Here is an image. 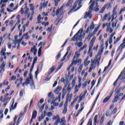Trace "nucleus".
Returning a JSON list of instances; mask_svg holds the SVG:
<instances>
[{
	"label": "nucleus",
	"instance_id": "nucleus-1",
	"mask_svg": "<svg viewBox=\"0 0 125 125\" xmlns=\"http://www.w3.org/2000/svg\"><path fill=\"white\" fill-rule=\"evenodd\" d=\"M102 52H103V50L102 49L99 50L98 55L95 56V59L93 61L91 60V66H93L94 68L95 67H96V65L99 66V62L100 61V58L101 57Z\"/></svg>",
	"mask_w": 125,
	"mask_h": 125
},
{
	"label": "nucleus",
	"instance_id": "nucleus-2",
	"mask_svg": "<svg viewBox=\"0 0 125 125\" xmlns=\"http://www.w3.org/2000/svg\"><path fill=\"white\" fill-rule=\"evenodd\" d=\"M83 29H80L78 32L76 34V35L72 38L71 41H73V42L78 41H82L83 40V34H82V33H83Z\"/></svg>",
	"mask_w": 125,
	"mask_h": 125
},
{
	"label": "nucleus",
	"instance_id": "nucleus-3",
	"mask_svg": "<svg viewBox=\"0 0 125 125\" xmlns=\"http://www.w3.org/2000/svg\"><path fill=\"white\" fill-rule=\"evenodd\" d=\"M106 8L107 10L111 9V8H112V3H107L105 4L100 10V13H103Z\"/></svg>",
	"mask_w": 125,
	"mask_h": 125
},
{
	"label": "nucleus",
	"instance_id": "nucleus-4",
	"mask_svg": "<svg viewBox=\"0 0 125 125\" xmlns=\"http://www.w3.org/2000/svg\"><path fill=\"white\" fill-rule=\"evenodd\" d=\"M43 44V42H40V43L38 44V46H41L38 50V57H40L42 54V44Z\"/></svg>",
	"mask_w": 125,
	"mask_h": 125
},
{
	"label": "nucleus",
	"instance_id": "nucleus-5",
	"mask_svg": "<svg viewBox=\"0 0 125 125\" xmlns=\"http://www.w3.org/2000/svg\"><path fill=\"white\" fill-rule=\"evenodd\" d=\"M120 80L122 81L123 80H125V71H122L121 73V74L119 75V76L118 78V80Z\"/></svg>",
	"mask_w": 125,
	"mask_h": 125
},
{
	"label": "nucleus",
	"instance_id": "nucleus-6",
	"mask_svg": "<svg viewBox=\"0 0 125 125\" xmlns=\"http://www.w3.org/2000/svg\"><path fill=\"white\" fill-rule=\"evenodd\" d=\"M82 86V85H81V84H79L77 86V85H76L74 88V94H76V93H78V91H79V89H80V88H81V87Z\"/></svg>",
	"mask_w": 125,
	"mask_h": 125
},
{
	"label": "nucleus",
	"instance_id": "nucleus-7",
	"mask_svg": "<svg viewBox=\"0 0 125 125\" xmlns=\"http://www.w3.org/2000/svg\"><path fill=\"white\" fill-rule=\"evenodd\" d=\"M88 59H89V57L87 56L84 62V65H85V66H88V64L90 63V61H88Z\"/></svg>",
	"mask_w": 125,
	"mask_h": 125
},
{
	"label": "nucleus",
	"instance_id": "nucleus-8",
	"mask_svg": "<svg viewBox=\"0 0 125 125\" xmlns=\"http://www.w3.org/2000/svg\"><path fill=\"white\" fill-rule=\"evenodd\" d=\"M95 4H96V5H97V4H98L97 1H96V0L93 1L91 3V5L90 6L89 10H92V8L93 7V6H94V5H95Z\"/></svg>",
	"mask_w": 125,
	"mask_h": 125
},
{
	"label": "nucleus",
	"instance_id": "nucleus-9",
	"mask_svg": "<svg viewBox=\"0 0 125 125\" xmlns=\"http://www.w3.org/2000/svg\"><path fill=\"white\" fill-rule=\"evenodd\" d=\"M29 83H30V80H29V78H27L25 80V82L23 83L22 86L24 87L25 85L27 86Z\"/></svg>",
	"mask_w": 125,
	"mask_h": 125
},
{
	"label": "nucleus",
	"instance_id": "nucleus-10",
	"mask_svg": "<svg viewBox=\"0 0 125 125\" xmlns=\"http://www.w3.org/2000/svg\"><path fill=\"white\" fill-rule=\"evenodd\" d=\"M75 59H73L72 61V62L70 64V66H73L74 65H77V63L79 62V60H75Z\"/></svg>",
	"mask_w": 125,
	"mask_h": 125
},
{
	"label": "nucleus",
	"instance_id": "nucleus-11",
	"mask_svg": "<svg viewBox=\"0 0 125 125\" xmlns=\"http://www.w3.org/2000/svg\"><path fill=\"white\" fill-rule=\"evenodd\" d=\"M16 107H17V103H16L14 105L13 104H12L11 107L10 108V112H11V110H15L16 109Z\"/></svg>",
	"mask_w": 125,
	"mask_h": 125
},
{
	"label": "nucleus",
	"instance_id": "nucleus-12",
	"mask_svg": "<svg viewBox=\"0 0 125 125\" xmlns=\"http://www.w3.org/2000/svg\"><path fill=\"white\" fill-rule=\"evenodd\" d=\"M110 15H111V13L109 12L108 13L105 14L104 16V19L106 20V18H108V21L111 20V17H110Z\"/></svg>",
	"mask_w": 125,
	"mask_h": 125
},
{
	"label": "nucleus",
	"instance_id": "nucleus-13",
	"mask_svg": "<svg viewBox=\"0 0 125 125\" xmlns=\"http://www.w3.org/2000/svg\"><path fill=\"white\" fill-rule=\"evenodd\" d=\"M4 67H5V62H3L0 65V73H1V71H4Z\"/></svg>",
	"mask_w": 125,
	"mask_h": 125
},
{
	"label": "nucleus",
	"instance_id": "nucleus-14",
	"mask_svg": "<svg viewBox=\"0 0 125 125\" xmlns=\"http://www.w3.org/2000/svg\"><path fill=\"white\" fill-rule=\"evenodd\" d=\"M61 89H62V87L61 86H58L54 91V93H55V94H58V93L59 92V91H60V90H61Z\"/></svg>",
	"mask_w": 125,
	"mask_h": 125
},
{
	"label": "nucleus",
	"instance_id": "nucleus-15",
	"mask_svg": "<svg viewBox=\"0 0 125 125\" xmlns=\"http://www.w3.org/2000/svg\"><path fill=\"white\" fill-rule=\"evenodd\" d=\"M110 25H111V23H109L107 27V31L109 32V33H112L113 32V29L112 28L110 27Z\"/></svg>",
	"mask_w": 125,
	"mask_h": 125
},
{
	"label": "nucleus",
	"instance_id": "nucleus-16",
	"mask_svg": "<svg viewBox=\"0 0 125 125\" xmlns=\"http://www.w3.org/2000/svg\"><path fill=\"white\" fill-rule=\"evenodd\" d=\"M72 96H73V94H70V95H67L66 101H67V102H70Z\"/></svg>",
	"mask_w": 125,
	"mask_h": 125
},
{
	"label": "nucleus",
	"instance_id": "nucleus-17",
	"mask_svg": "<svg viewBox=\"0 0 125 125\" xmlns=\"http://www.w3.org/2000/svg\"><path fill=\"white\" fill-rule=\"evenodd\" d=\"M55 70V66H52L48 71V75H50L52 74V73L54 72Z\"/></svg>",
	"mask_w": 125,
	"mask_h": 125
},
{
	"label": "nucleus",
	"instance_id": "nucleus-18",
	"mask_svg": "<svg viewBox=\"0 0 125 125\" xmlns=\"http://www.w3.org/2000/svg\"><path fill=\"white\" fill-rule=\"evenodd\" d=\"M37 114H38V112H37L36 110H34L31 118L35 119L36 118H37Z\"/></svg>",
	"mask_w": 125,
	"mask_h": 125
},
{
	"label": "nucleus",
	"instance_id": "nucleus-19",
	"mask_svg": "<svg viewBox=\"0 0 125 125\" xmlns=\"http://www.w3.org/2000/svg\"><path fill=\"white\" fill-rule=\"evenodd\" d=\"M119 100H120V98H119V95H116L115 96L114 100L112 101V103H115L117 102Z\"/></svg>",
	"mask_w": 125,
	"mask_h": 125
},
{
	"label": "nucleus",
	"instance_id": "nucleus-20",
	"mask_svg": "<svg viewBox=\"0 0 125 125\" xmlns=\"http://www.w3.org/2000/svg\"><path fill=\"white\" fill-rule=\"evenodd\" d=\"M67 52L66 53V54L64 55L63 58L62 60V61H64V60H65V58H66V56H67V55H68V54L69 53V51L70 50V47H68L67 48Z\"/></svg>",
	"mask_w": 125,
	"mask_h": 125
},
{
	"label": "nucleus",
	"instance_id": "nucleus-21",
	"mask_svg": "<svg viewBox=\"0 0 125 125\" xmlns=\"http://www.w3.org/2000/svg\"><path fill=\"white\" fill-rule=\"evenodd\" d=\"M63 7H64L63 6H62L60 8V9H58L56 12V15H57L58 14H59V12H60V11H63Z\"/></svg>",
	"mask_w": 125,
	"mask_h": 125
},
{
	"label": "nucleus",
	"instance_id": "nucleus-22",
	"mask_svg": "<svg viewBox=\"0 0 125 125\" xmlns=\"http://www.w3.org/2000/svg\"><path fill=\"white\" fill-rule=\"evenodd\" d=\"M59 100V102H60V100H61V93H59L58 97H56L54 101H57Z\"/></svg>",
	"mask_w": 125,
	"mask_h": 125
},
{
	"label": "nucleus",
	"instance_id": "nucleus-23",
	"mask_svg": "<svg viewBox=\"0 0 125 125\" xmlns=\"http://www.w3.org/2000/svg\"><path fill=\"white\" fill-rule=\"evenodd\" d=\"M75 54V55L73 57L74 59H78V58H79V57L80 56V53H79V51L78 52H76Z\"/></svg>",
	"mask_w": 125,
	"mask_h": 125
},
{
	"label": "nucleus",
	"instance_id": "nucleus-24",
	"mask_svg": "<svg viewBox=\"0 0 125 125\" xmlns=\"http://www.w3.org/2000/svg\"><path fill=\"white\" fill-rule=\"evenodd\" d=\"M94 35H93V34L92 33H89L88 35V36L87 37V39L88 40V41H90V39H91V37H93Z\"/></svg>",
	"mask_w": 125,
	"mask_h": 125
},
{
	"label": "nucleus",
	"instance_id": "nucleus-25",
	"mask_svg": "<svg viewBox=\"0 0 125 125\" xmlns=\"http://www.w3.org/2000/svg\"><path fill=\"white\" fill-rule=\"evenodd\" d=\"M117 18V12H114L112 14V21H113V20L116 19Z\"/></svg>",
	"mask_w": 125,
	"mask_h": 125
},
{
	"label": "nucleus",
	"instance_id": "nucleus-26",
	"mask_svg": "<svg viewBox=\"0 0 125 125\" xmlns=\"http://www.w3.org/2000/svg\"><path fill=\"white\" fill-rule=\"evenodd\" d=\"M110 96H107L103 101V103H106L107 102L109 101V99H110Z\"/></svg>",
	"mask_w": 125,
	"mask_h": 125
},
{
	"label": "nucleus",
	"instance_id": "nucleus-27",
	"mask_svg": "<svg viewBox=\"0 0 125 125\" xmlns=\"http://www.w3.org/2000/svg\"><path fill=\"white\" fill-rule=\"evenodd\" d=\"M42 3V6L43 7V8H44V7H46L47 6V3H48V1H46V2H44L43 3Z\"/></svg>",
	"mask_w": 125,
	"mask_h": 125
},
{
	"label": "nucleus",
	"instance_id": "nucleus-28",
	"mask_svg": "<svg viewBox=\"0 0 125 125\" xmlns=\"http://www.w3.org/2000/svg\"><path fill=\"white\" fill-rule=\"evenodd\" d=\"M92 47H93V43L90 42L89 51H91V50H92Z\"/></svg>",
	"mask_w": 125,
	"mask_h": 125
},
{
	"label": "nucleus",
	"instance_id": "nucleus-29",
	"mask_svg": "<svg viewBox=\"0 0 125 125\" xmlns=\"http://www.w3.org/2000/svg\"><path fill=\"white\" fill-rule=\"evenodd\" d=\"M97 118H98V115H96L94 118V125H96L97 123Z\"/></svg>",
	"mask_w": 125,
	"mask_h": 125
},
{
	"label": "nucleus",
	"instance_id": "nucleus-30",
	"mask_svg": "<svg viewBox=\"0 0 125 125\" xmlns=\"http://www.w3.org/2000/svg\"><path fill=\"white\" fill-rule=\"evenodd\" d=\"M43 119H44V116L43 114H42V115L39 117V122H42Z\"/></svg>",
	"mask_w": 125,
	"mask_h": 125
},
{
	"label": "nucleus",
	"instance_id": "nucleus-31",
	"mask_svg": "<svg viewBox=\"0 0 125 125\" xmlns=\"http://www.w3.org/2000/svg\"><path fill=\"white\" fill-rule=\"evenodd\" d=\"M90 13H91L90 11H89L88 12H86L85 15L84 16V19L87 18V17L90 15Z\"/></svg>",
	"mask_w": 125,
	"mask_h": 125
},
{
	"label": "nucleus",
	"instance_id": "nucleus-32",
	"mask_svg": "<svg viewBox=\"0 0 125 125\" xmlns=\"http://www.w3.org/2000/svg\"><path fill=\"white\" fill-rule=\"evenodd\" d=\"M29 79L30 80V82H32V83L34 82V81L33 80V75L31 72L29 73Z\"/></svg>",
	"mask_w": 125,
	"mask_h": 125
},
{
	"label": "nucleus",
	"instance_id": "nucleus-33",
	"mask_svg": "<svg viewBox=\"0 0 125 125\" xmlns=\"http://www.w3.org/2000/svg\"><path fill=\"white\" fill-rule=\"evenodd\" d=\"M76 44L77 45V46H78V47H81V46H82V45H83V42H77L76 43Z\"/></svg>",
	"mask_w": 125,
	"mask_h": 125
},
{
	"label": "nucleus",
	"instance_id": "nucleus-34",
	"mask_svg": "<svg viewBox=\"0 0 125 125\" xmlns=\"http://www.w3.org/2000/svg\"><path fill=\"white\" fill-rule=\"evenodd\" d=\"M53 27V25L52 24L51 25V27H48L47 28V29L46 30L47 31L49 32V33H50V32H51V30H52V28Z\"/></svg>",
	"mask_w": 125,
	"mask_h": 125
},
{
	"label": "nucleus",
	"instance_id": "nucleus-35",
	"mask_svg": "<svg viewBox=\"0 0 125 125\" xmlns=\"http://www.w3.org/2000/svg\"><path fill=\"white\" fill-rule=\"evenodd\" d=\"M54 105V106H58V103H55V101H53L51 102V105Z\"/></svg>",
	"mask_w": 125,
	"mask_h": 125
},
{
	"label": "nucleus",
	"instance_id": "nucleus-36",
	"mask_svg": "<svg viewBox=\"0 0 125 125\" xmlns=\"http://www.w3.org/2000/svg\"><path fill=\"white\" fill-rule=\"evenodd\" d=\"M75 84H76V79H74L71 83V85L72 86H75Z\"/></svg>",
	"mask_w": 125,
	"mask_h": 125
},
{
	"label": "nucleus",
	"instance_id": "nucleus-37",
	"mask_svg": "<svg viewBox=\"0 0 125 125\" xmlns=\"http://www.w3.org/2000/svg\"><path fill=\"white\" fill-rule=\"evenodd\" d=\"M94 29V24H93V22L91 23L90 27V31H92Z\"/></svg>",
	"mask_w": 125,
	"mask_h": 125
},
{
	"label": "nucleus",
	"instance_id": "nucleus-38",
	"mask_svg": "<svg viewBox=\"0 0 125 125\" xmlns=\"http://www.w3.org/2000/svg\"><path fill=\"white\" fill-rule=\"evenodd\" d=\"M36 50H37V48H36V46L34 45L30 50V52H33L34 51H35Z\"/></svg>",
	"mask_w": 125,
	"mask_h": 125
},
{
	"label": "nucleus",
	"instance_id": "nucleus-39",
	"mask_svg": "<svg viewBox=\"0 0 125 125\" xmlns=\"http://www.w3.org/2000/svg\"><path fill=\"white\" fill-rule=\"evenodd\" d=\"M78 4V1H76L75 3H74V4L73 5V8L72 9V10H74V9H75V8H76V7H77V5Z\"/></svg>",
	"mask_w": 125,
	"mask_h": 125
},
{
	"label": "nucleus",
	"instance_id": "nucleus-40",
	"mask_svg": "<svg viewBox=\"0 0 125 125\" xmlns=\"http://www.w3.org/2000/svg\"><path fill=\"white\" fill-rule=\"evenodd\" d=\"M120 38L118 37L115 40L114 42V44H116L117 43V42H119V41H120Z\"/></svg>",
	"mask_w": 125,
	"mask_h": 125
},
{
	"label": "nucleus",
	"instance_id": "nucleus-41",
	"mask_svg": "<svg viewBox=\"0 0 125 125\" xmlns=\"http://www.w3.org/2000/svg\"><path fill=\"white\" fill-rule=\"evenodd\" d=\"M120 92H121V89L119 88L117 90L115 93V95H119V94H120Z\"/></svg>",
	"mask_w": 125,
	"mask_h": 125
},
{
	"label": "nucleus",
	"instance_id": "nucleus-42",
	"mask_svg": "<svg viewBox=\"0 0 125 125\" xmlns=\"http://www.w3.org/2000/svg\"><path fill=\"white\" fill-rule=\"evenodd\" d=\"M58 119H59V115H53V120H57Z\"/></svg>",
	"mask_w": 125,
	"mask_h": 125
},
{
	"label": "nucleus",
	"instance_id": "nucleus-43",
	"mask_svg": "<svg viewBox=\"0 0 125 125\" xmlns=\"http://www.w3.org/2000/svg\"><path fill=\"white\" fill-rule=\"evenodd\" d=\"M23 93H24V90L21 89L20 92V96H21V97L23 96Z\"/></svg>",
	"mask_w": 125,
	"mask_h": 125
},
{
	"label": "nucleus",
	"instance_id": "nucleus-44",
	"mask_svg": "<svg viewBox=\"0 0 125 125\" xmlns=\"http://www.w3.org/2000/svg\"><path fill=\"white\" fill-rule=\"evenodd\" d=\"M82 70H83V65H81L79 68H78V72H79V73H81V72H82Z\"/></svg>",
	"mask_w": 125,
	"mask_h": 125
},
{
	"label": "nucleus",
	"instance_id": "nucleus-45",
	"mask_svg": "<svg viewBox=\"0 0 125 125\" xmlns=\"http://www.w3.org/2000/svg\"><path fill=\"white\" fill-rule=\"evenodd\" d=\"M12 8H7V10L8 12H13L14 11V10L12 9Z\"/></svg>",
	"mask_w": 125,
	"mask_h": 125
},
{
	"label": "nucleus",
	"instance_id": "nucleus-46",
	"mask_svg": "<svg viewBox=\"0 0 125 125\" xmlns=\"http://www.w3.org/2000/svg\"><path fill=\"white\" fill-rule=\"evenodd\" d=\"M125 47V43H124L123 44H122L120 45L119 48L122 49V48H124V47Z\"/></svg>",
	"mask_w": 125,
	"mask_h": 125
},
{
	"label": "nucleus",
	"instance_id": "nucleus-47",
	"mask_svg": "<svg viewBox=\"0 0 125 125\" xmlns=\"http://www.w3.org/2000/svg\"><path fill=\"white\" fill-rule=\"evenodd\" d=\"M88 54H89V56L90 57H92V50H91L90 51H89V50H88Z\"/></svg>",
	"mask_w": 125,
	"mask_h": 125
},
{
	"label": "nucleus",
	"instance_id": "nucleus-48",
	"mask_svg": "<svg viewBox=\"0 0 125 125\" xmlns=\"http://www.w3.org/2000/svg\"><path fill=\"white\" fill-rule=\"evenodd\" d=\"M43 108H44V104H43L40 108V112L42 113V110H43Z\"/></svg>",
	"mask_w": 125,
	"mask_h": 125
},
{
	"label": "nucleus",
	"instance_id": "nucleus-49",
	"mask_svg": "<svg viewBox=\"0 0 125 125\" xmlns=\"http://www.w3.org/2000/svg\"><path fill=\"white\" fill-rule=\"evenodd\" d=\"M61 123H62V124H65V123H66V121H65V117L62 118L61 120Z\"/></svg>",
	"mask_w": 125,
	"mask_h": 125
},
{
	"label": "nucleus",
	"instance_id": "nucleus-50",
	"mask_svg": "<svg viewBox=\"0 0 125 125\" xmlns=\"http://www.w3.org/2000/svg\"><path fill=\"white\" fill-rule=\"evenodd\" d=\"M31 89H35V84L34 83V82H32V83L31 84Z\"/></svg>",
	"mask_w": 125,
	"mask_h": 125
},
{
	"label": "nucleus",
	"instance_id": "nucleus-51",
	"mask_svg": "<svg viewBox=\"0 0 125 125\" xmlns=\"http://www.w3.org/2000/svg\"><path fill=\"white\" fill-rule=\"evenodd\" d=\"M3 51H4L3 49H2L1 51L0 54L1 55H3V56H5V55H6L5 52Z\"/></svg>",
	"mask_w": 125,
	"mask_h": 125
},
{
	"label": "nucleus",
	"instance_id": "nucleus-52",
	"mask_svg": "<svg viewBox=\"0 0 125 125\" xmlns=\"http://www.w3.org/2000/svg\"><path fill=\"white\" fill-rule=\"evenodd\" d=\"M97 31H98V28H96V27H95L94 32L91 33L93 34V35L94 36V35H95V34H96V33H97Z\"/></svg>",
	"mask_w": 125,
	"mask_h": 125
},
{
	"label": "nucleus",
	"instance_id": "nucleus-53",
	"mask_svg": "<svg viewBox=\"0 0 125 125\" xmlns=\"http://www.w3.org/2000/svg\"><path fill=\"white\" fill-rule=\"evenodd\" d=\"M53 114L52 112H48L47 114V117H49L50 118L52 116Z\"/></svg>",
	"mask_w": 125,
	"mask_h": 125
},
{
	"label": "nucleus",
	"instance_id": "nucleus-54",
	"mask_svg": "<svg viewBox=\"0 0 125 125\" xmlns=\"http://www.w3.org/2000/svg\"><path fill=\"white\" fill-rule=\"evenodd\" d=\"M16 80V76H13L12 78H10V81H15Z\"/></svg>",
	"mask_w": 125,
	"mask_h": 125
},
{
	"label": "nucleus",
	"instance_id": "nucleus-55",
	"mask_svg": "<svg viewBox=\"0 0 125 125\" xmlns=\"http://www.w3.org/2000/svg\"><path fill=\"white\" fill-rule=\"evenodd\" d=\"M13 43H14V44H15V45H16V44H17V43H18V44H19V40H15L14 42H13Z\"/></svg>",
	"mask_w": 125,
	"mask_h": 125
},
{
	"label": "nucleus",
	"instance_id": "nucleus-56",
	"mask_svg": "<svg viewBox=\"0 0 125 125\" xmlns=\"http://www.w3.org/2000/svg\"><path fill=\"white\" fill-rule=\"evenodd\" d=\"M62 66H63V63H61L58 66V68L57 69V71L58 70H60L61 69Z\"/></svg>",
	"mask_w": 125,
	"mask_h": 125
},
{
	"label": "nucleus",
	"instance_id": "nucleus-57",
	"mask_svg": "<svg viewBox=\"0 0 125 125\" xmlns=\"http://www.w3.org/2000/svg\"><path fill=\"white\" fill-rule=\"evenodd\" d=\"M37 61H38V57H35V58L33 60V63H34V64H36V62H37Z\"/></svg>",
	"mask_w": 125,
	"mask_h": 125
},
{
	"label": "nucleus",
	"instance_id": "nucleus-58",
	"mask_svg": "<svg viewBox=\"0 0 125 125\" xmlns=\"http://www.w3.org/2000/svg\"><path fill=\"white\" fill-rule=\"evenodd\" d=\"M95 40H96V37H94L91 40L90 42H92L93 43H94V42H95Z\"/></svg>",
	"mask_w": 125,
	"mask_h": 125
},
{
	"label": "nucleus",
	"instance_id": "nucleus-59",
	"mask_svg": "<svg viewBox=\"0 0 125 125\" xmlns=\"http://www.w3.org/2000/svg\"><path fill=\"white\" fill-rule=\"evenodd\" d=\"M103 122H104V116H102L101 118L100 125H102V124H103Z\"/></svg>",
	"mask_w": 125,
	"mask_h": 125
},
{
	"label": "nucleus",
	"instance_id": "nucleus-60",
	"mask_svg": "<svg viewBox=\"0 0 125 125\" xmlns=\"http://www.w3.org/2000/svg\"><path fill=\"white\" fill-rule=\"evenodd\" d=\"M22 116H24V114L23 113H21L19 115V118H18V120L17 121V123H18V122H19V121L20 120V118H21V117H22Z\"/></svg>",
	"mask_w": 125,
	"mask_h": 125
},
{
	"label": "nucleus",
	"instance_id": "nucleus-61",
	"mask_svg": "<svg viewBox=\"0 0 125 125\" xmlns=\"http://www.w3.org/2000/svg\"><path fill=\"white\" fill-rule=\"evenodd\" d=\"M17 118H18L17 116L16 115V116H15V118H14L13 125H15V123H16V120L17 119Z\"/></svg>",
	"mask_w": 125,
	"mask_h": 125
},
{
	"label": "nucleus",
	"instance_id": "nucleus-62",
	"mask_svg": "<svg viewBox=\"0 0 125 125\" xmlns=\"http://www.w3.org/2000/svg\"><path fill=\"white\" fill-rule=\"evenodd\" d=\"M7 45H8V47L9 49H11V43L9 42L7 43Z\"/></svg>",
	"mask_w": 125,
	"mask_h": 125
},
{
	"label": "nucleus",
	"instance_id": "nucleus-63",
	"mask_svg": "<svg viewBox=\"0 0 125 125\" xmlns=\"http://www.w3.org/2000/svg\"><path fill=\"white\" fill-rule=\"evenodd\" d=\"M86 84H87V81L85 82L83 84V88H84V87L86 86Z\"/></svg>",
	"mask_w": 125,
	"mask_h": 125
},
{
	"label": "nucleus",
	"instance_id": "nucleus-64",
	"mask_svg": "<svg viewBox=\"0 0 125 125\" xmlns=\"http://www.w3.org/2000/svg\"><path fill=\"white\" fill-rule=\"evenodd\" d=\"M65 113H67V107H64V109L62 111V114H65Z\"/></svg>",
	"mask_w": 125,
	"mask_h": 125
}]
</instances>
